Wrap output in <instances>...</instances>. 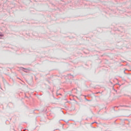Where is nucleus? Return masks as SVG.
Wrapping results in <instances>:
<instances>
[{
	"instance_id": "nucleus-2",
	"label": "nucleus",
	"mask_w": 131,
	"mask_h": 131,
	"mask_svg": "<svg viewBox=\"0 0 131 131\" xmlns=\"http://www.w3.org/2000/svg\"><path fill=\"white\" fill-rule=\"evenodd\" d=\"M0 36L3 37V36H4V34H3L2 33H0Z\"/></svg>"
},
{
	"instance_id": "nucleus-4",
	"label": "nucleus",
	"mask_w": 131,
	"mask_h": 131,
	"mask_svg": "<svg viewBox=\"0 0 131 131\" xmlns=\"http://www.w3.org/2000/svg\"><path fill=\"white\" fill-rule=\"evenodd\" d=\"M85 100H86V101H88L89 102H90V100L86 99V98H85Z\"/></svg>"
},
{
	"instance_id": "nucleus-5",
	"label": "nucleus",
	"mask_w": 131,
	"mask_h": 131,
	"mask_svg": "<svg viewBox=\"0 0 131 131\" xmlns=\"http://www.w3.org/2000/svg\"><path fill=\"white\" fill-rule=\"evenodd\" d=\"M96 94H101V92H98L96 93Z\"/></svg>"
},
{
	"instance_id": "nucleus-3",
	"label": "nucleus",
	"mask_w": 131,
	"mask_h": 131,
	"mask_svg": "<svg viewBox=\"0 0 131 131\" xmlns=\"http://www.w3.org/2000/svg\"><path fill=\"white\" fill-rule=\"evenodd\" d=\"M121 107H128L127 105H120Z\"/></svg>"
},
{
	"instance_id": "nucleus-6",
	"label": "nucleus",
	"mask_w": 131,
	"mask_h": 131,
	"mask_svg": "<svg viewBox=\"0 0 131 131\" xmlns=\"http://www.w3.org/2000/svg\"><path fill=\"white\" fill-rule=\"evenodd\" d=\"M124 73L125 74H126V73H125V71H124Z\"/></svg>"
},
{
	"instance_id": "nucleus-7",
	"label": "nucleus",
	"mask_w": 131,
	"mask_h": 131,
	"mask_svg": "<svg viewBox=\"0 0 131 131\" xmlns=\"http://www.w3.org/2000/svg\"><path fill=\"white\" fill-rule=\"evenodd\" d=\"M94 123H98L97 122H94Z\"/></svg>"
},
{
	"instance_id": "nucleus-8",
	"label": "nucleus",
	"mask_w": 131,
	"mask_h": 131,
	"mask_svg": "<svg viewBox=\"0 0 131 131\" xmlns=\"http://www.w3.org/2000/svg\"><path fill=\"white\" fill-rule=\"evenodd\" d=\"M49 90H51V87H49Z\"/></svg>"
},
{
	"instance_id": "nucleus-1",
	"label": "nucleus",
	"mask_w": 131,
	"mask_h": 131,
	"mask_svg": "<svg viewBox=\"0 0 131 131\" xmlns=\"http://www.w3.org/2000/svg\"><path fill=\"white\" fill-rule=\"evenodd\" d=\"M23 71H24V72H26V73L28 72V70H27L25 68H23Z\"/></svg>"
},
{
	"instance_id": "nucleus-9",
	"label": "nucleus",
	"mask_w": 131,
	"mask_h": 131,
	"mask_svg": "<svg viewBox=\"0 0 131 131\" xmlns=\"http://www.w3.org/2000/svg\"><path fill=\"white\" fill-rule=\"evenodd\" d=\"M94 123H94V122H93V123H92V124H94Z\"/></svg>"
}]
</instances>
